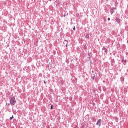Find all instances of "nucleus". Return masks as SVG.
Here are the masks:
<instances>
[{
	"instance_id": "nucleus-1",
	"label": "nucleus",
	"mask_w": 128,
	"mask_h": 128,
	"mask_svg": "<svg viewBox=\"0 0 128 128\" xmlns=\"http://www.w3.org/2000/svg\"><path fill=\"white\" fill-rule=\"evenodd\" d=\"M10 104H12V106H14L16 104V98H14V96L12 97H10Z\"/></svg>"
},
{
	"instance_id": "nucleus-2",
	"label": "nucleus",
	"mask_w": 128,
	"mask_h": 128,
	"mask_svg": "<svg viewBox=\"0 0 128 128\" xmlns=\"http://www.w3.org/2000/svg\"><path fill=\"white\" fill-rule=\"evenodd\" d=\"M96 126H100L102 124V119H100L98 120L96 124Z\"/></svg>"
},
{
	"instance_id": "nucleus-3",
	"label": "nucleus",
	"mask_w": 128,
	"mask_h": 128,
	"mask_svg": "<svg viewBox=\"0 0 128 128\" xmlns=\"http://www.w3.org/2000/svg\"><path fill=\"white\" fill-rule=\"evenodd\" d=\"M102 50H104L105 54H108V49H106V48L103 46Z\"/></svg>"
},
{
	"instance_id": "nucleus-4",
	"label": "nucleus",
	"mask_w": 128,
	"mask_h": 128,
	"mask_svg": "<svg viewBox=\"0 0 128 128\" xmlns=\"http://www.w3.org/2000/svg\"><path fill=\"white\" fill-rule=\"evenodd\" d=\"M114 10H116V8H112L110 9V14H114Z\"/></svg>"
},
{
	"instance_id": "nucleus-5",
	"label": "nucleus",
	"mask_w": 128,
	"mask_h": 128,
	"mask_svg": "<svg viewBox=\"0 0 128 128\" xmlns=\"http://www.w3.org/2000/svg\"><path fill=\"white\" fill-rule=\"evenodd\" d=\"M120 80L122 84H124V78L122 76L120 78Z\"/></svg>"
},
{
	"instance_id": "nucleus-6",
	"label": "nucleus",
	"mask_w": 128,
	"mask_h": 128,
	"mask_svg": "<svg viewBox=\"0 0 128 128\" xmlns=\"http://www.w3.org/2000/svg\"><path fill=\"white\" fill-rule=\"evenodd\" d=\"M116 20L118 24H120V18H116Z\"/></svg>"
},
{
	"instance_id": "nucleus-7",
	"label": "nucleus",
	"mask_w": 128,
	"mask_h": 128,
	"mask_svg": "<svg viewBox=\"0 0 128 128\" xmlns=\"http://www.w3.org/2000/svg\"><path fill=\"white\" fill-rule=\"evenodd\" d=\"M66 42L67 44H68V41L67 40H64V42H63V44H66Z\"/></svg>"
},
{
	"instance_id": "nucleus-8",
	"label": "nucleus",
	"mask_w": 128,
	"mask_h": 128,
	"mask_svg": "<svg viewBox=\"0 0 128 128\" xmlns=\"http://www.w3.org/2000/svg\"><path fill=\"white\" fill-rule=\"evenodd\" d=\"M122 62H124V64H126V60H122Z\"/></svg>"
},
{
	"instance_id": "nucleus-9",
	"label": "nucleus",
	"mask_w": 128,
	"mask_h": 128,
	"mask_svg": "<svg viewBox=\"0 0 128 128\" xmlns=\"http://www.w3.org/2000/svg\"><path fill=\"white\" fill-rule=\"evenodd\" d=\"M102 90H103L104 92H106V86H103Z\"/></svg>"
},
{
	"instance_id": "nucleus-10",
	"label": "nucleus",
	"mask_w": 128,
	"mask_h": 128,
	"mask_svg": "<svg viewBox=\"0 0 128 128\" xmlns=\"http://www.w3.org/2000/svg\"><path fill=\"white\" fill-rule=\"evenodd\" d=\"M82 128H86V126H84V123L82 124Z\"/></svg>"
},
{
	"instance_id": "nucleus-11",
	"label": "nucleus",
	"mask_w": 128,
	"mask_h": 128,
	"mask_svg": "<svg viewBox=\"0 0 128 128\" xmlns=\"http://www.w3.org/2000/svg\"><path fill=\"white\" fill-rule=\"evenodd\" d=\"M86 38H90V35L88 34H86Z\"/></svg>"
},
{
	"instance_id": "nucleus-12",
	"label": "nucleus",
	"mask_w": 128,
	"mask_h": 128,
	"mask_svg": "<svg viewBox=\"0 0 128 128\" xmlns=\"http://www.w3.org/2000/svg\"><path fill=\"white\" fill-rule=\"evenodd\" d=\"M112 66H114V60H112Z\"/></svg>"
},
{
	"instance_id": "nucleus-13",
	"label": "nucleus",
	"mask_w": 128,
	"mask_h": 128,
	"mask_svg": "<svg viewBox=\"0 0 128 128\" xmlns=\"http://www.w3.org/2000/svg\"><path fill=\"white\" fill-rule=\"evenodd\" d=\"M66 64H70V61L68 60H66Z\"/></svg>"
},
{
	"instance_id": "nucleus-14",
	"label": "nucleus",
	"mask_w": 128,
	"mask_h": 128,
	"mask_svg": "<svg viewBox=\"0 0 128 128\" xmlns=\"http://www.w3.org/2000/svg\"><path fill=\"white\" fill-rule=\"evenodd\" d=\"M12 118H14V115H12V116L10 118V120H12Z\"/></svg>"
},
{
	"instance_id": "nucleus-15",
	"label": "nucleus",
	"mask_w": 128,
	"mask_h": 128,
	"mask_svg": "<svg viewBox=\"0 0 128 128\" xmlns=\"http://www.w3.org/2000/svg\"><path fill=\"white\" fill-rule=\"evenodd\" d=\"M92 92H94V94H95L96 93V89H93L92 90Z\"/></svg>"
},
{
	"instance_id": "nucleus-16",
	"label": "nucleus",
	"mask_w": 128,
	"mask_h": 128,
	"mask_svg": "<svg viewBox=\"0 0 128 128\" xmlns=\"http://www.w3.org/2000/svg\"><path fill=\"white\" fill-rule=\"evenodd\" d=\"M94 78H95L94 75V76H92V80H94Z\"/></svg>"
},
{
	"instance_id": "nucleus-17",
	"label": "nucleus",
	"mask_w": 128,
	"mask_h": 128,
	"mask_svg": "<svg viewBox=\"0 0 128 128\" xmlns=\"http://www.w3.org/2000/svg\"><path fill=\"white\" fill-rule=\"evenodd\" d=\"M54 108V107H52V105L50 106V110H52Z\"/></svg>"
},
{
	"instance_id": "nucleus-18",
	"label": "nucleus",
	"mask_w": 128,
	"mask_h": 128,
	"mask_svg": "<svg viewBox=\"0 0 128 128\" xmlns=\"http://www.w3.org/2000/svg\"><path fill=\"white\" fill-rule=\"evenodd\" d=\"M73 30H76V26H74L73 28Z\"/></svg>"
},
{
	"instance_id": "nucleus-19",
	"label": "nucleus",
	"mask_w": 128,
	"mask_h": 128,
	"mask_svg": "<svg viewBox=\"0 0 128 128\" xmlns=\"http://www.w3.org/2000/svg\"><path fill=\"white\" fill-rule=\"evenodd\" d=\"M68 42H66V48H68Z\"/></svg>"
},
{
	"instance_id": "nucleus-20",
	"label": "nucleus",
	"mask_w": 128,
	"mask_h": 128,
	"mask_svg": "<svg viewBox=\"0 0 128 128\" xmlns=\"http://www.w3.org/2000/svg\"><path fill=\"white\" fill-rule=\"evenodd\" d=\"M44 84H46V81L44 80Z\"/></svg>"
},
{
	"instance_id": "nucleus-21",
	"label": "nucleus",
	"mask_w": 128,
	"mask_h": 128,
	"mask_svg": "<svg viewBox=\"0 0 128 128\" xmlns=\"http://www.w3.org/2000/svg\"><path fill=\"white\" fill-rule=\"evenodd\" d=\"M108 20H110V18H108Z\"/></svg>"
},
{
	"instance_id": "nucleus-22",
	"label": "nucleus",
	"mask_w": 128,
	"mask_h": 128,
	"mask_svg": "<svg viewBox=\"0 0 128 128\" xmlns=\"http://www.w3.org/2000/svg\"><path fill=\"white\" fill-rule=\"evenodd\" d=\"M64 18H66V14H64Z\"/></svg>"
},
{
	"instance_id": "nucleus-23",
	"label": "nucleus",
	"mask_w": 128,
	"mask_h": 128,
	"mask_svg": "<svg viewBox=\"0 0 128 128\" xmlns=\"http://www.w3.org/2000/svg\"><path fill=\"white\" fill-rule=\"evenodd\" d=\"M88 58L90 60V54H88Z\"/></svg>"
},
{
	"instance_id": "nucleus-24",
	"label": "nucleus",
	"mask_w": 128,
	"mask_h": 128,
	"mask_svg": "<svg viewBox=\"0 0 128 128\" xmlns=\"http://www.w3.org/2000/svg\"><path fill=\"white\" fill-rule=\"evenodd\" d=\"M54 71L52 70V73L54 74Z\"/></svg>"
},
{
	"instance_id": "nucleus-25",
	"label": "nucleus",
	"mask_w": 128,
	"mask_h": 128,
	"mask_svg": "<svg viewBox=\"0 0 128 128\" xmlns=\"http://www.w3.org/2000/svg\"><path fill=\"white\" fill-rule=\"evenodd\" d=\"M8 106H10V104H8Z\"/></svg>"
},
{
	"instance_id": "nucleus-26",
	"label": "nucleus",
	"mask_w": 128,
	"mask_h": 128,
	"mask_svg": "<svg viewBox=\"0 0 128 128\" xmlns=\"http://www.w3.org/2000/svg\"><path fill=\"white\" fill-rule=\"evenodd\" d=\"M124 66H126V64H124Z\"/></svg>"
},
{
	"instance_id": "nucleus-27",
	"label": "nucleus",
	"mask_w": 128,
	"mask_h": 128,
	"mask_svg": "<svg viewBox=\"0 0 128 128\" xmlns=\"http://www.w3.org/2000/svg\"><path fill=\"white\" fill-rule=\"evenodd\" d=\"M127 43L128 44V40H127Z\"/></svg>"
},
{
	"instance_id": "nucleus-28",
	"label": "nucleus",
	"mask_w": 128,
	"mask_h": 128,
	"mask_svg": "<svg viewBox=\"0 0 128 128\" xmlns=\"http://www.w3.org/2000/svg\"><path fill=\"white\" fill-rule=\"evenodd\" d=\"M93 106H94V104H93Z\"/></svg>"
},
{
	"instance_id": "nucleus-29",
	"label": "nucleus",
	"mask_w": 128,
	"mask_h": 128,
	"mask_svg": "<svg viewBox=\"0 0 128 128\" xmlns=\"http://www.w3.org/2000/svg\"><path fill=\"white\" fill-rule=\"evenodd\" d=\"M106 1L108 0H106Z\"/></svg>"
}]
</instances>
